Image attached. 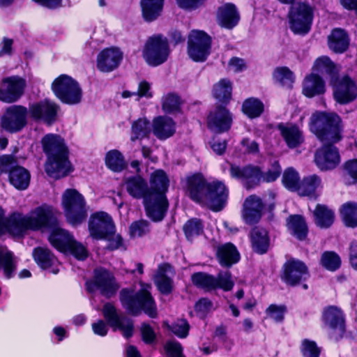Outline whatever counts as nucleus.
Returning <instances> with one entry per match:
<instances>
[{
    "instance_id": "1",
    "label": "nucleus",
    "mask_w": 357,
    "mask_h": 357,
    "mask_svg": "<svg viewBox=\"0 0 357 357\" xmlns=\"http://www.w3.org/2000/svg\"><path fill=\"white\" fill-rule=\"evenodd\" d=\"M187 183L189 196L193 201L215 211L223 208L228 197V190L222 182H207L202 175L196 174L188 177Z\"/></svg>"
},
{
    "instance_id": "2",
    "label": "nucleus",
    "mask_w": 357,
    "mask_h": 357,
    "mask_svg": "<svg viewBox=\"0 0 357 357\" xmlns=\"http://www.w3.org/2000/svg\"><path fill=\"white\" fill-rule=\"evenodd\" d=\"M56 210L47 204L36 207L26 215L14 213L10 220V230L13 236H21L27 230L50 229L56 224Z\"/></svg>"
},
{
    "instance_id": "3",
    "label": "nucleus",
    "mask_w": 357,
    "mask_h": 357,
    "mask_svg": "<svg viewBox=\"0 0 357 357\" xmlns=\"http://www.w3.org/2000/svg\"><path fill=\"white\" fill-rule=\"evenodd\" d=\"M149 185V191L145 199L146 213L153 221H160L169 206L166 197L169 185V178L163 170L156 169L150 174Z\"/></svg>"
},
{
    "instance_id": "4",
    "label": "nucleus",
    "mask_w": 357,
    "mask_h": 357,
    "mask_svg": "<svg viewBox=\"0 0 357 357\" xmlns=\"http://www.w3.org/2000/svg\"><path fill=\"white\" fill-rule=\"evenodd\" d=\"M42 144L47 155L46 173L56 179L67 176L71 172V166L63 139L57 135L48 134L43 138Z\"/></svg>"
},
{
    "instance_id": "5",
    "label": "nucleus",
    "mask_w": 357,
    "mask_h": 357,
    "mask_svg": "<svg viewBox=\"0 0 357 357\" xmlns=\"http://www.w3.org/2000/svg\"><path fill=\"white\" fill-rule=\"evenodd\" d=\"M150 289L151 285L147 284H142L137 293H135L132 289H123L120 294L122 305L133 315L138 314L143 310L150 317H156V305Z\"/></svg>"
},
{
    "instance_id": "6",
    "label": "nucleus",
    "mask_w": 357,
    "mask_h": 357,
    "mask_svg": "<svg viewBox=\"0 0 357 357\" xmlns=\"http://www.w3.org/2000/svg\"><path fill=\"white\" fill-rule=\"evenodd\" d=\"M102 314L107 322L102 319H98L92 324L91 328L94 334L105 337L107 335L109 327L116 331L119 330L123 335L128 338L133 333V323L132 320L124 317H121L117 312L116 307L110 303H107L102 308Z\"/></svg>"
},
{
    "instance_id": "7",
    "label": "nucleus",
    "mask_w": 357,
    "mask_h": 357,
    "mask_svg": "<svg viewBox=\"0 0 357 357\" xmlns=\"http://www.w3.org/2000/svg\"><path fill=\"white\" fill-rule=\"evenodd\" d=\"M310 129L321 141L336 142L341 138V121L333 113L313 114L310 119Z\"/></svg>"
},
{
    "instance_id": "8",
    "label": "nucleus",
    "mask_w": 357,
    "mask_h": 357,
    "mask_svg": "<svg viewBox=\"0 0 357 357\" xmlns=\"http://www.w3.org/2000/svg\"><path fill=\"white\" fill-rule=\"evenodd\" d=\"M230 174L233 178L241 179L246 188H251L260 182L275 181L281 174V167L278 161H274L271 168L264 174L256 167L248 166L241 168L236 165H231Z\"/></svg>"
},
{
    "instance_id": "9",
    "label": "nucleus",
    "mask_w": 357,
    "mask_h": 357,
    "mask_svg": "<svg viewBox=\"0 0 357 357\" xmlns=\"http://www.w3.org/2000/svg\"><path fill=\"white\" fill-rule=\"evenodd\" d=\"M61 206L67 221L73 225L81 224L88 216L89 207L86 199L75 189L69 188L63 192Z\"/></svg>"
},
{
    "instance_id": "10",
    "label": "nucleus",
    "mask_w": 357,
    "mask_h": 357,
    "mask_svg": "<svg viewBox=\"0 0 357 357\" xmlns=\"http://www.w3.org/2000/svg\"><path fill=\"white\" fill-rule=\"evenodd\" d=\"M55 96L63 103L76 105L81 102L82 90L78 82L68 75H61L52 83Z\"/></svg>"
},
{
    "instance_id": "11",
    "label": "nucleus",
    "mask_w": 357,
    "mask_h": 357,
    "mask_svg": "<svg viewBox=\"0 0 357 357\" xmlns=\"http://www.w3.org/2000/svg\"><path fill=\"white\" fill-rule=\"evenodd\" d=\"M170 54L166 38L156 35L147 39L142 49V57L151 66H158L165 63Z\"/></svg>"
},
{
    "instance_id": "12",
    "label": "nucleus",
    "mask_w": 357,
    "mask_h": 357,
    "mask_svg": "<svg viewBox=\"0 0 357 357\" xmlns=\"http://www.w3.org/2000/svg\"><path fill=\"white\" fill-rule=\"evenodd\" d=\"M313 15V8L309 4L299 2L293 5L289 13L291 30L296 34H306L310 30Z\"/></svg>"
},
{
    "instance_id": "13",
    "label": "nucleus",
    "mask_w": 357,
    "mask_h": 357,
    "mask_svg": "<svg viewBox=\"0 0 357 357\" xmlns=\"http://www.w3.org/2000/svg\"><path fill=\"white\" fill-rule=\"evenodd\" d=\"M191 280L195 285L207 291L221 289L228 291L232 289L234 284L229 271L220 272L217 277L199 272L194 273Z\"/></svg>"
},
{
    "instance_id": "14",
    "label": "nucleus",
    "mask_w": 357,
    "mask_h": 357,
    "mask_svg": "<svg viewBox=\"0 0 357 357\" xmlns=\"http://www.w3.org/2000/svg\"><path fill=\"white\" fill-rule=\"evenodd\" d=\"M188 54L196 62L204 61L210 54L211 38L204 31L192 30L188 36Z\"/></svg>"
},
{
    "instance_id": "15",
    "label": "nucleus",
    "mask_w": 357,
    "mask_h": 357,
    "mask_svg": "<svg viewBox=\"0 0 357 357\" xmlns=\"http://www.w3.org/2000/svg\"><path fill=\"white\" fill-rule=\"evenodd\" d=\"M0 171L8 173L10 183L17 189L24 190L29 184L30 174L22 167L16 165L13 158L10 155L0 157Z\"/></svg>"
},
{
    "instance_id": "16",
    "label": "nucleus",
    "mask_w": 357,
    "mask_h": 357,
    "mask_svg": "<svg viewBox=\"0 0 357 357\" xmlns=\"http://www.w3.org/2000/svg\"><path fill=\"white\" fill-rule=\"evenodd\" d=\"M86 285L89 291L99 290L107 297L114 294L119 289L112 273L103 268H96L93 278L87 281Z\"/></svg>"
},
{
    "instance_id": "17",
    "label": "nucleus",
    "mask_w": 357,
    "mask_h": 357,
    "mask_svg": "<svg viewBox=\"0 0 357 357\" xmlns=\"http://www.w3.org/2000/svg\"><path fill=\"white\" fill-rule=\"evenodd\" d=\"M28 114L27 109L21 105L8 107L1 117L2 128L10 132L20 131L26 124Z\"/></svg>"
},
{
    "instance_id": "18",
    "label": "nucleus",
    "mask_w": 357,
    "mask_h": 357,
    "mask_svg": "<svg viewBox=\"0 0 357 357\" xmlns=\"http://www.w3.org/2000/svg\"><path fill=\"white\" fill-rule=\"evenodd\" d=\"M331 84L333 88L334 98L339 103L349 102L357 96V86L348 76L340 78L333 77L331 79Z\"/></svg>"
},
{
    "instance_id": "19",
    "label": "nucleus",
    "mask_w": 357,
    "mask_h": 357,
    "mask_svg": "<svg viewBox=\"0 0 357 357\" xmlns=\"http://www.w3.org/2000/svg\"><path fill=\"white\" fill-rule=\"evenodd\" d=\"M59 106L50 100H43L31 105L29 114L36 121H41L47 124H52L56 119Z\"/></svg>"
},
{
    "instance_id": "20",
    "label": "nucleus",
    "mask_w": 357,
    "mask_h": 357,
    "mask_svg": "<svg viewBox=\"0 0 357 357\" xmlns=\"http://www.w3.org/2000/svg\"><path fill=\"white\" fill-rule=\"evenodd\" d=\"M114 226L112 218L105 212H98L91 217L89 231L95 239H103L113 234Z\"/></svg>"
},
{
    "instance_id": "21",
    "label": "nucleus",
    "mask_w": 357,
    "mask_h": 357,
    "mask_svg": "<svg viewBox=\"0 0 357 357\" xmlns=\"http://www.w3.org/2000/svg\"><path fill=\"white\" fill-rule=\"evenodd\" d=\"M25 80L13 76L3 79L0 84V100L5 102L16 101L23 93Z\"/></svg>"
},
{
    "instance_id": "22",
    "label": "nucleus",
    "mask_w": 357,
    "mask_h": 357,
    "mask_svg": "<svg viewBox=\"0 0 357 357\" xmlns=\"http://www.w3.org/2000/svg\"><path fill=\"white\" fill-rule=\"evenodd\" d=\"M123 59V52L114 47L105 48L97 56V68L103 73H109L116 69Z\"/></svg>"
},
{
    "instance_id": "23",
    "label": "nucleus",
    "mask_w": 357,
    "mask_h": 357,
    "mask_svg": "<svg viewBox=\"0 0 357 357\" xmlns=\"http://www.w3.org/2000/svg\"><path fill=\"white\" fill-rule=\"evenodd\" d=\"M340 161L338 151L331 144L324 145L315 153L314 162L321 171L334 169L340 163Z\"/></svg>"
},
{
    "instance_id": "24",
    "label": "nucleus",
    "mask_w": 357,
    "mask_h": 357,
    "mask_svg": "<svg viewBox=\"0 0 357 357\" xmlns=\"http://www.w3.org/2000/svg\"><path fill=\"white\" fill-rule=\"evenodd\" d=\"M232 116L225 107H218L208 117V128L215 132L228 130L231 125Z\"/></svg>"
},
{
    "instance_id": "25",
    "label": "nucleus",
    "mask_w": 357,
    "mask_h": 357,
    "mask_svg": "<svg viewBox=\"0 0 357 357\" xmlns=\"http://www.w3.org/2000/svg\"><path fill=\"white\" fill-rule=\"evenodd\" d=\"M308 276L306 266L301 261L290 260L284 265V280L289 284L294 285Z\"/></svg>"
},
{
    "instance_id": "26",
    "label": "nucleus",
    "mask_w": 357,
    "mask_h": 357,
    "mask_svg": "<svg viewBox=\"0 0 357 357\" xmlns=\"http://www.w3.org/2000/svg\"><path fill=\"white\" fill-rule=\"evenodd\" d=\"M174 276V271L170 265L165 264L158 266L157 273L154 277V282L160 293L167 295L172 291Z\"/></svg>"
},
{
    "instance_id": "27",
    "label": "nucleus",
    "mask_w": 357,
    "mask_h": 357,
    "mask_svg": "<svg viewBox=\"0 0 357 357\" xmlns=\"http://www.w3.org/2000/svg\"><path fill=\"white\" fill-rule=\"evenodd\" d=\"M264 204L261 199L255 195H250L244 202L243 218L248 224L257 222L262 215Z\"/></svg>"
},
{
    "instance_id": "28",
    "label": "nucleus",
    "mask_w": 357,
    "mask_h": 357,
    "mask_svg": "<svg viewBox=\"0 0 357 357\" xmlns=\"http://www.w3.org/2000/svg\"><path fill=\"white\" fill-rule=\"evenodd\" d=\"M278 130L287 146L294 149L300 146L304 141L303 132L300 128L291 123H280Z\"/></svg>"
},
{
    "instance_id": "29",
    "label": "nucleus",
    "mask_w": 357,
    "mask_h": 357,
    "mask_svg": "<svg viewBox=\"0 0 357 357\" xmlns=\"http://www.w3.org/2000/svg\"><path fill=\"white\" fill-rule=\"evenodd\" d=\"M239 19V14L232 3H225L218 9L217 21L222 27L231 29L237 25Z\"/></svg>"
},
{
    "instance_id": "30",
    "label": "nucleus",
    "mask_w": 357,
    "mask_h": 357,
    "mask_svg": "<svg viewBox=\"0 0 357 357\" xmlns=\"http://www.w3.org/2000/svg\"><path fill=\"white\" fill-rule=\"evenodd\" d=\"M323 321L325 326L333 330H338L341 333L344 331V315L342 311L335 306L326 308L323 312Z\"/></svg>"
},
{
    "instance_id": "31",
    "label": "nucleus",
    "mask_w": 357,
    "mask_h": 357,
    "mask_svg": "<svg viewBox=\"0 0 357 357\" xmlns=\"http://www.w3.org/2000/svg\"><path fill=\"white\" fill-rule=\"evenodd\" d=\"M126 189L128 193L135 199H145L149 193V187L146 181L141 176H133L128 178L125 181Z\"/></svg>"
},
{
    "instance_id": "32",
    "label": "nucleus",
    "mask_w": 357,
    "mask_h": 357,
    "mask_svg": "<svg viewBox=\"0 0 357 357\" xmlns=\"http://www.w3.org/2000/svg\"><path fill=\"white\" fill-rule=\"evenodd\" d=\"M175 123L169 117L158 116L153 121V132L160 139H166L170 137L175 132Z\"/></svg>"
},
{
    "instance_id": "33",
    "label": "nucleus",
    "mask_w": 357,
    "mask_h": 357,
    "mask_svg": "<svg viewBox=\"0 0 357 357\" xmlns=\"http://www.w3.org/2000/svg\"><path fill=\"white\" fill-rule=\"evenodd\" d=\"M325 92V84L321 77L312 73L305 77L303 84V93L312 98Z\"/></svg>"
},
{
    "instance_id": "34",
    "label": "nucleus",
    "mask_w": 357,
    "mask_h": 357,
    "mask_svg": "<svg viewBox=\"0 0 357 357\" xmlns=\"http://www.w3.org/2000/svg\"><path fill=\"white\" fill-rule=\"evenodd\" d=\"M142 17L146 22H153L162 14L164 0H141Z\"/></svg>"
},
{
    "instance_id": "35",
    "label": "nucleus",
    "mask_w": 357,
    "mask_h": 357,
    "mask_svg": "<svg viewBox=\"0 0 357 357\" xmlns=\"http://www.w3.org/2000/svg\"><path fill=\"white\" fill-rule=\"evenodd\" d=\"M17 268V260L13 254L7 248L0 246V271L3 275L10 279L13 277Z\"/></svg>"
},
{
    "instance_id": "36",
    "label": "nucleus",
    "mask_w": 357,
    "mask_h": 357,
    "mask_svg": "<svg viewBox=\"0 0 357 357\" xmlns=\"http://www.w3.org/2000/svg\"><path fill=\"white\" fill-rule=\"evenodd\" d=\"M72 238L73 236L67 231L56 227L50 235L49 241L52 245L59 251L67 252Z\"/></svg>"
},
{
    "instance_id": "37",
    "label": "nucleus",
    "mask_w": 357,
    "mask_h": 357,
    "mask_svg": "<svg viewBox=\"0 0 357 357\" xmlns=\"http://www.w3.org/2000/svg\"><path fill=\"white\" fill-rule=\"evenodd\" d=\"M217 257L222 266H230L239 260V253L234 245L226 243L218 247Z\"/></svg>"
},
{
    "instance_id": "38",
    "label": "nucleus",
    "mask_w": 357,
    "mask_h": 357,
    "mask_svg": "<svg viewBox=\"0 0 357 357\" xmlns=\"http://www.w3.org/2000/svg\"><path fill=\"white\" fill-rule=\"evenodd\" d=\"M251 242L253 250L259 254L265 253L269 247V238L266 229L255 228L251 235Z\"/></svg>"
},
{
    "instance_id": "39",
    "label": "nucleus",
    "mask_w": 357,
    "mask_h": 357,
    "mask_svg": "<svg viewBox=\"0 0 357 357\" xmlns=\"http://www.w3.org/2000/svg\"><path fill=\"white\" fill-rule=\"evenodd\" d=\"M328 45L335 52H344L349 45V39L347 33L341 29H334L328 36Z\"/></svg>"
},
{
    "instance_id": "40",
    "label": "nucleus",
    "mask_w": 357,
    "mask_h": 357,
    "mask_svg": "<svg viewBox=\"0 0 357 357\" xmlns=\"http://www.w3.org/2000/svg\"><path fill=\"white\" fill-rule=\"evenodd\" d=\"M287 227L290 233L299 240L304 239L307 234V228L303 218L294 215L287 220Z\"/></svg>"
},
{
    "instance_id": "41",
    "label": "nucleus",
    "mask_w": 357,
    "mask_h": 357,
    "mask_svg": "<svg viewBox=\"0 0 357 357\" xmlns=\"http://www.w3.org/2000/svg\"><path fill=\"white\" fill-rule=\"evenodd\" d=\"M314 216L316 225L321 228H328L331 226L335 219L333 211L321 204L316 206Z\"/></svg>"
},
{
    "instance_id": "42",
    "label": "nucleus",
    "mask_w": 357,
    "mask_h": 357,
    "mask_svg": "<svg viewBox=\"0 0 357 357\" xmlns=\"http://www.w3.org/2000/svg\"><path fill=\"white\" fill-rule=\"evenodd\" d=\"M340 213L347 227H357V204L356 202H348L342 204L340 209Z\"/></svg>"
},
{
    "instance_id": "43",
    "label": "nucleus",
    "mask_w": 357,
    "mask_h": 357,
    "mask_svg": "<svg viewBox=\"0 0 357 357\" xmlns=\"http://www.w3.org/2000/svg\"><path fill=\"white\" fill-rule=\"evenodd\" d=\"M232 83L228 79H221L213 88L214 98L220 102H227L231 99Z\"/></svg>"
},
{
    "instance_id": "44",
    "label": "nucleus",
    "mask_w": 357,
    "mask_h": 357,
    "mask_svg": "<svg viewBox=\"0 0 357 357\" xmlns=\"http://www.w3.org/2000/svg\"><path fill=\"white\" fill-rule=\"evenodd\" d=\"M151 131V126L148 119L139 118L132 123L130 140L135 142L148 137Z\"/></svg>"
},
{
    "instance_id": "45",
    "label": "nucleus",
    "mask_w": 357,
    "mask_h": 357,
    "mask_svg": "<svg viewBox=\"0 0 357 357\" xmlns=\"http://www.w3.org/2000/svg\"><path fill=\"white\" fill-rule=\"evenodd\" d=\"M105 160L106 166L113 172H121L126 167L123 155L116 149L108 151Z\"/></svg>"
},
{
    "instance_id": "46",
    "label": "nucleus",
    "mask_w": 357,
    "mask_h": 357,
    "mask_svg": "<svg viewBox=\"0 0 357 357\" xmlns=\"http://www.w3.org/2000/svg\"><path fill=\"white\" fill-rule=\"evenodd\" d=\"M242 111L250 119L257 118L264 112V104L258 98H250L243 102Z\"/></svg>"
},
{
    "instance_id": "47",
    "label": "nucleus",
    "mask_w": 357,
    "mask_h": 357,
    "mask_svg": "<svg viewBox=\"0 0 357 357\" xmlns=\"http://www.w3.org/2000/svg\"><path fill=\"white\" fill-rule=\"evenodd\" d=\"M320 178L315 175H311L303 178L298 188V194L302 196H308L313 194L321 186Z\"/></svg>"
},
{
    "instance_id": "48",
    "label": "nucleus",
    "mask_w": 357,
    "mask_h": 357,
    "mask_svg": "<svg viewBox=\"0 0 357 357\" xmlns=\"http://www.w3.org/2000/svg\"><path fill=\"white\" fill-rule=\"evenodd\" d=\"M33 256L36 262L44 269L54 265L56 261L54 255L47 248H35Z\"/></svg>"
},
{
    "instance_id": "49",
    "label": "nucleus",
    "mask_w": 357,
    "mask_h": 357,
    "mask_svg": "<svg viewBox=\"0 0 357 357\" xmlns=\"http://www.w3.org/2000/svg\"><path fill=\"white\" fill-rule=\"evenodd\" d=\"M275 82L280 85L290 88L294 82L295 77L292 71L287 67H278L273 73Z\"/></svg>"
},
{
    "instance_id": "50",
    "label": "nucleus",
    "mask_w": 357,
    "mask_h": 357,
    "mask_svg": "<svg viewBox=\"0 0 357 357\" xmlns=\"http://www.w3.org/2000/svg\"><path fill=\"white\" fill-rule=\"evenodd\" d=\"M314 71L321 73H328L331 75V77L339 71V68L331 61L328 56H321L318 58L313 66Z\"/></svg>"
},
{
    "instance_id": "51",
    "label": "nucleus",
    "mask_w": 357,
    "mask_h": 357,
    "mask_svg": "<svg viewBox=\"0 0 357 357\" xmlns=\"http://www.w3.org/2000/svg\"><path fill=\"white\" fill-rule=\"evenodd\" d=\"M180 98L175 93H167L162 98V109L166 113H172L179 109Z\"/></svg>"
},
{
    "instance_id": "52",
    "label": "nucleus",
    "mask_w": 357,
    "mask_h": 357,
    "mask_svg": "<svg viewBox=\"0 0 357 357\" xmlns=\"http://www.w3.org/2000/svg\"><path fill=\"white\" fill-rule=\"evenodd\" d=\"M203 227V225L199 220L192 219L185 224L183 230L187 238L192 240L195 237L202 234Z\"/></svg>"
},
{
    "instance_id": "53",
    "label": "nucleus",
    "mask_w": 357,
    "mask_h": 357,
    "mask_svg": "<svg viewBox=\"0 0 357 357\" xmlns=\"http://www.w3.org/2000/svg\"><path fill=\"white\" fill-rule=\"evenodd\" d=\"M321 264L325 268L334 271L340 267L341 260L335 252H326L321 256Z\"/></svg>"
},
{
    "instance_id": "54",
    "label": "nucleus",
    "mask_w": 357,
    "mask_h": 357,
    "mask_svg": "<svg viewBox=\"0 0 357 357\" xmlns=\"http://www.w3.org/2000/svg\"><path fill=\"white\" fill-rule=\"evenodd\" d=\"M282 183L289 190H297L299 186V176L293 168H288L283 174Z\"/></svg>"
},
{
    "instance_id": "55",
    "label": "nucleus",
    "mask_w": 357,
    "mask_h": 357,
    "mask_svg": "<svg viewBox=\"0 0 357 357\" xmlns=\"http://www.w3.org/2000/svg\"><path fill=\"white\" fill-rule=\"evenodd\" d=\"M344 176L347 184L357 183V159L350 160L344 165Z\"/></svg>"
},
{
    "instance_id": "56",
    "label": "nucleus",
    "mask_w": 357,
    "mask_h": 357,
    "mask_svg": "<svg viewBox=\"0 0 357 357\" xmlns=\"http://www.w3.org/2000/svg\"><path fill=\"white\" fill-rule=\"evenodd\" d=\"M301 351L303 357H319L320 349L315 342L304 339L301 342Z\"/></svg>"
},
{
    "instance_id": "57",
    "label": "nucleus",
    "mask_w": 357,
    "mask_h": 357,
    "mask_svg": "<svg viewBox=\"0 0 357 357\" xmlns=\"http://www.w3.org/2000/svg\"><path fill=\"white\" fill-rule=\"evenodd\" d=\"M286 312V307L284 305L272 304L266 310L267 317L275 322H282Z\"/></svg>"
},
{
    "instance_id": "58",
    "label": "nucleus",
    "mask_w": 357,
    "mask_h": 357,
    "mask_svg": "<svg viewBox=\"0 0 357 357\" xmlns=\"http://www.w3.org/2000/svg\"><path fill=\"white\" fill-rule=\"evenodd\" d=\"M169 328L174 335L180 338H184L188 335L190 326L186 320L180 319L174 322Z\"/></svg>"
},
{
    "instance_id": "59",
    "label": "nucleus",
    "mask_w": 357,
    "mask_h": 357,
    "mask_svg": "<svg viewBox=\"0 0 357 357\" xmlns=\"http://www.w3.org/2000/svg\"><path fill=\"white\" fill-rule=\"evenodd\" d=\"M136 94L137 101L142 98L147 100L152 98L153 96V92L151 89V84L146 80H141L138 83Z\"/></svg>"
},
{
    "instance_id": "60",
    "label": "nucleus",
    "mask_w": 357,
    "mask_h": 357,
    "mask_svg": "<svg viewBox=\"0 0 357 357\" xmlns=\"http://www.w3.org/2000/svg\"><path fill=\"white\" fill-rule=\"evenodd\" d=\"M67 252H70L75 258L79 260H83L87 257V251L85 247L74 240L73 238L68 248Z\"/></svg>"
},
{
    "instance_id": "61",
    "label": "nucleus",
    "mask_w": 357,
    "mask_h": 357,
    "mask_svg": "<svg viewBox=\"0 0 357 357\" xmlns=\"http://www.w3.org/2000/svg\"><path fill=\"white\" fill-rule=\"evenodd\" d=\"M149 231V223L145 220L133 222L130 227V233L132 237H139Z\"/></svg>"
},
{
    "instance_id": "62",
    "label": "nucleus",
    "mask_w": 357,
    "mask_h": 357,
    "mask_svg": "<svg viewBox=\"0 0 357 357\" xmlns=\"http://www.w3.org/2000/svg\"><path fill=\"white\" fill-rule=\"evenodd\" d=\"M195 311L201 317H204L208 312L212 310L213 305L212 302L207 298H201L195 304Z\"/></svg>"
},
{
    "instance_id": "63",
    "label": "nucleus",
    "mask_w": 357,
    "mask_h": 357,
    "mask_svg": "<svg viewBox=\"0 0 357 357\" xmlns=\"http://www.w3.org/2000/svg\"><path fill=\"white\" fill-rule=\"evenodd\" d=\"M165 348L169 357H184L181 345L177 342L169 341L167 342Z\"/></svg>"
},
{
    "instance_id": "64",
    "label": "nucleus",
    "mask_w": 357,
    "mask_h": 357,
    "mask_svg": "<svg viewBox=\"0 0 357 357\" xmlns=\"http://www.w3.org/2000/svg\"><path fill=\"white\" fill-rule=\"evenodd\" d=\"M246 69V63L242 59L231 58L228 63V70L233 73H240Z\"/></svg>"
}]
</instances>
